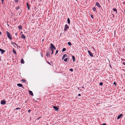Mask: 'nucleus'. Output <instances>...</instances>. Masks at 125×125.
Instances as JSON below:
<instances>
[{
    "mask_svg": "<svg viewBox=\"0 0 125 125\" xmlns=\"http://www.w3.org/2000/svg\"><path fill=\"white\" fill-rule=\"evenodd\" d=\"M55 46L52 43H51L50 45V49H53V48Z\"/></svg>",
    "mask_w": 125,
    "mask_h": 125,
    "instance_id": "39448f33",
    "label": "nucleus"
},
{
    "mask_svg": "<svg viewBox=\"0 0 125 125\" xmlns=\"http://www.w3.org/2000/svg\"><path fill=\"white\" fill-rule=\"evenodd\" d=\"M110 67H111V65H110Z\"/></svg>",
    "mask_w": 125,
    "mask_h": 125,
    "instance_id": "603ef678",
    "label": "nucleus"
},
{
    "mask_svg": "<svg viewBox=\"0 0 125 125\" xmlns=\"http://www.w3.org/2000/svg\"><path fill=\"white\" fill-rule=\"evenodd\" d=\"M103 85V83L102 82H101L99 83V85L101 86H102Z\"/></svg>",
    "mask_w": 125,
    "mask_h": 125,
    "instance_id": "c85d7f7f",
    "label": "nucleus"
},
{
    "mask_svg": "<svg viewBox=\"0 0 125 125\" xmlns=\"http://www.w3.org/2000/svg\"><path fill=\"white\" fill-rule=\"evenodd\" d=\"M27 7L28 8V10H29L30 9V7L29 6V4L28 2H27Z\"/></svg>",
    "mask_w": 125,
    "mask_h": 125,
    "instance_id": "4be33fe9",
    "label": "nucleus"
},
{
    "mask_svg": "<svg viewBox=\"0 0 125 125\" xmlns=\"http://www.w3.org/2000/svg\"><path fill=\"white\" fill-rule=\"evenodd\" d=\"M2 34L1 32V31H0V35H1Z\"/></svg>",
    "mask_w": 125,
    "mask_h": 125,
    "instance_id": "a18cd8bd",
    "label": "nucleus"
},
{
    "mask_svg": "<svg viewBox=\"0 0 125 125\" xmlns=\"http://www.w3.org/2000/svg\"><path fill=\"white\" fill-rule=\"evenodd\" d=\"M1 49H0V51H1Z\"/></svg>",
    "mask_w": 125,
    "mask_h": 125,
    "instance_id": "09e8293b",
    "label": "nucleus"
},
{
    "mask_svg": "<svg viewBox=\"0 0 125 125\" xmlns=\"http://www.w3.org/2000/svg\"><path fill=\"white\" fill-rule=\"evenodd\" d=\"M6 101L4 100H2L1 101V104H2L4 105L6 104Z\"/></svg>",
    "mask_w": 125,
    "mask_h": 125,
    "instance_id": "20e7f679",
    "label": "nucleus"
},
{
    "mask_svg": "<svg viewBox=\"0 0 125 125\" xmlns=\"http://www.w3.org/2000/svg\"><path fill=\"white\" fill-rule=\"evenodd\" d=\"M69 28V26L67 24H66L64 28V31H66Z\"/></svg>",
    "mask_w": 125,
    "mask_h": 125,
    "instance_id": "f03ea898",
    "label": "nucleus"
},
{
    "mask_svg": "<svg viewBox=\"0 0 125 125\" xmlns=\"http://www.w3.org/2000/svg\"><path fill=\"white\" fill-rule=\"evenodd\" d=\"M124 47L125 48V46H124Z\"/></svg>",
    "mask_w": 125,
    "mask_h": 125,
    "instance_id": "4d7b16f0",
    "label": "nucleus"
},
{
    "mask_svg": "<svg viewBox=\"0 0 125 125\" xmlns=\"http://www.w3.org/2000/svg\"><path fill=\"white\" fill-rule=\"evenodd\" d=\"M88 53L89 54V55L90 56L92 57L93 56V55L92 53L90 51L88 50Z\"/></svg>",
    "mask_w": 125,
    "mask_h": 125,
    "instance_id": "423d86ee",
    "label": "nucleus"
},
{
    "mask_svg": "<svg viewBox=\"0 0 125 125\" xmlns=\"http://www.w3.org/2000/svg\"><path fill=\"white\" fill-rule=\"evenodd\" d=\"M67 22L68 23L70 24V19L69 18H68L67 19Z\"/></svg>",
    "mask_w": 125,
    "mask_h": 125,
    "instance_id": "6ab92c4d",
    "label": "nucleus"
},
{
    "mask_svg": "<svg viewBox=\"0 0 125 125\" xmlns=\"http://www.w3.org/2000/svg\"><path fill=\"white\" fill-rule=\"evenodd\" d=\"M0 51L1 52V53L2 54L3 53L5 52V51L2 49H1Z\"/></svg>",
    "mask_w": 125,
    "mask_h": 125,
    "instance_id": "dca6fc26",
    "label": "nucleus"
},
{
    "mask_svg": "<svg viewBox=\"0 0 125 125\" xmlns=\"http://www.w3.org/2000/svg\"><path fill=\"white\" fill-rule=\"evenodd\" d=\"M6 32L8 37L10 40H11L12 38L10 32L8 31H6Z\"/></svg>",
    "mask_w": 125,
    "mask_h": 125,
    "instance_id": "f257e3e1",
    "label": "nucleus"
},
{
    "mask_svg": "<svg viewBox=\"0 0 125 125\" xmlns=\"http://www.w3.org/2000/svg\"><path fill=\"white\" fill-rule=\"evenodd\" d=\"M68 44L69 45V46H71L72 45V43H71L70 42H68Z\"/></svg>",
    "mask_w": 125,
    "mask_h": 125,
    "instance_id": "b1692460",
    "label": "nucleus"
},
{
    "mask_svg": "<svg viewBox=\"0 0 125 125\" xmlns=\"http://www.w3.org/2000/svg\"><path fill=\"white\" fill-rule=\"evenodd\" d=\"M51 52L50 51H49V50L48 51H47V53H46V56L47 57H49L50 56V54L51 53Z\"/></svg>",
    "mask_w": 125,
    "mask_h": 125,
    "instance_id": "7ed1b4c3",
    "label": "nucleus"
},
{
    "mask_svg": "<svg viewBox=\"0 0 125 125\" xmlns=\"http://www.w3.org/2000/svg\"><path fill=\"white\" fill-rule=\"evenodd\" d=\"M80 90H81V89H80Z\"/></svg>",
    "mask_w": 125,
    "mask_h": 125,
    "instance_id": "6e6d98bb",
    "label": "nucleus"
},
{
    "mask_svg": "<svg viewBox=\"0 0 125 125\" xmlns=\"http://www.w3.org/2000/svg\"><path fill=\"white\" fill-rule=\"evenodd\" d=\"M21 109V108H16L15 109L16 110H17L18 109L20 110Z\"/></svg>",
    "mask_w": 125,
    "mask_h": 125,
    "instance_id": "2f4dec72",
    "label": "nucleus"
},
{
    "mask_svg": "<svg viewBox=\"0 0 125 125\" xmlns=\"http://www.w3.org/2000/svg\"><path fill=\"white\" fill-rule=\"evenodd\" d=\"M21 38L23 39H25L26 37L23 34H22L21 35Z\"/></svg>",
    "mask_w": 125,
    "mask_h": 125,
    "instance_id": "1a4fd4ad",
    "label": "nucleus"
},
{
    "mask_svg": "<svg viewBox=\"0 0 125 125\" xmlns=\"http://www.w3.org/2000/svg\"><path fill=\"white\" fill-rule=\"evenodd\" d=\"M68 57H67L64 60V61L65 62H66L68 60Z\"/></svg>",
    "mask_w": 125,
    "mask_h": 125,
    "instance_id": "393cba45",
    "label": "nucleus"
},
{
    "mask_svg": "<svg viewBox=\"0 0 125 125\" xmlns=\"http://www.w3.org/2000/svg\"><path fill=\"white\" fill-rule=\"evenodd\" d=\"M58 52V50H57L55 54V55H56V54H57Z\"/></svg>",
    "mask_w": 125,
    "mask_h": 125,
    "instance_id": "bb28decb",
    "label": "nucleus"
},
{
    "mask_svg": "<svg viewBox=\"0 0 125 125\" xmlns=\"http://www.w3.org/2000/svg\"><path fill=\"white\" fill-rule=\"evenodd\" d=\"M47 62V63L49 64L50 65H51V64L49 62Z\"/></svg>",
    "mask_w": 125,
    "mask_h": 125,
    "instance_id": "58836bf2",
    "label": "nucleus"
},
{
    "mask_svg": "<svg viewBox=\"0 0 125 125\" xmlns=\"http://www.w3.org/2000/svg\"><path fill=\"white\" fill-rule=\"evenodd\" d=\"M112 15L113 16V17H114V15L113 14H112Z\"/></svg>",
    "mask_w": 125,
    "mask_h": 125,
    "instance_id": "c03bdc74",
    "label": "nucleus"
},
{
    "mask_svg": "<svg viewBox=\"0 0 125 125\" xmlns=\"http://www.w3.org/2000/svg\"><path fill=\"white\" fill-rule=\"evenodd\" d=\"M76 0L77 1V0Z\"/></svg>",
    "mask_w": 125,
    "mask_h": 125,
    "instance_id": "13d9d810",
    "label": "nucleus"
},
{
    "mask_svg": "<svg viewBox=\"0 0 125 125\" xmlns=\"http://www.w3.org/2000/svg\"><path fill=\"white\" fill-rule=\"evenodd\" d=\"M27 101H25V103H26L27 102Z\"/></svg>",
    "mask_w": 125,
    "mask_h": 125,
    "instance_id": "37998d69",
    "label": "nucleus"
},
{
    "mask_svg": "<svg viewBox=\"0 0 125 125\" xmlns=\"http://www.w3.org/2000/svg\"><path fill=\"white\" fill-rule=\"evenodd\" d=\"M72 59L73 60V62H74V61H75V57L73 55L72 56Z\"/></svg>",
    "mask_w": 125,
    "mask_h": 125,
    "instance_id": "a211bd4d",
    "label": "nucleus"
},
{
    "mask_svg": "<svg viewBox=\"0 0 125 125\" xmlns=\"http://www.w3.org/2000/svg\"><path fill=\"white\" fill-rule=\"evenodd\" d=\"M21 81L22 82H23V83H25L26 82V81L25 79H22L21 80Z\"/></svg>",
    "mask_w": 125,
    "mask_h": 125,
    "instance_id": "412c9836",
    "label": "nucleus"
},
{
    "mask_svg": "<svg viewBox=\"0 0 125 125\" xmlns=\"http://www.w3.org/2000/svg\"><path fill=\"white\" fill-rule=\"evenodd\" d=\"M31 111V110L30 109L28 111V113H30V112Z\"/></svg>",
    "mask_w": 125,
    "mask_h": 125,
    "instance_id": "e433bc0d",
    "label": "nucleus"
},
{
    "mask_svg": "<svg viewBox=\"0 0 125 125\" xmlns=\"http://www.w3.org/2000/svg\"><path fill=\"white\" fill-rule=\"evenodd\" d=\"M13 52L15 54H16L17 53L16 51L14 50V49L13 50Z\"/></svg>",
    "mask_w": 125,
    "mask_h": 125,
    "instance_id": "aec40b11",
    "label": "nucleus"
},
{
    "mask_svg": "<svg viewBox=\"0 0 125 125\" xmlns=\"http://www.w3.org/2000/svg\"><path fill=\"white\" fill-rule=\"evenodd\" d=\"M69 71H71L73 72V70L72 68H71L69 69Z\"/></svg>",
    "mask_w": 125,
    "mask_h": 125,
    "instance_id": "c756f323",
    "label": "nucleus"
},
{
    "mask_svg": "<svg viewBox=\"0 0 125 125\" xmlns=\"http://www.w3.org/2000/svg\"><path fill=\"white\" fill-rule=\"evenodd\" d=\"M13 43V42H11V44H12Z\"/></svg>",
    "mask_w": 125,
    "mask_h": 125,
    "instance_id": "864d4df0",
    "label": "nucleus"
},
{
    "mask_svg": "<svg viewBox=\"0 0 125 125\" xmlns=\"http://www.w3.org/2000/svg\"><path fill=\"white\" fill-rule=\"evenodd\" d=\"M91 18L93 19L94 18V17H93V16L92 15H91Z\"/></svg>",
    "mask_w": 125,
    "mask_h": 125,
    "instance_id": "473e14b6",
    "label": "nucleus"
},
{
    "mask_svg": "<svg viewBox=\"0 0 125 125\" xmlns=\"http://www.w3.org/2000/svg\"><path fill=\"white\" fill-rule=\"evenodd\" d=\"M67 57H68V56H67V55L66 54H64L63 55L62 57V59L63 60L64 58H66Z\"/></svg>",
    "mask_w": 125,
    "mask_h": 125,
    "instance_id": "6e6552de",
    "label": "nucleus"
},
{
    "mask_svg": "<svg viewBox=\"0 0 125 125\" xmlns=\"http://www.w3.org/2000/svg\"><path fill=\"white\" fill-rule=\"evenodd\" d=\"M123 3L124 4H125V3H124V2H123Z\"/></svg>",
    "mask_w": 125,
    "mask_h": 125,
    "instance_id": "5fc2aeb1",
    "label": "nucleus"
},
{
    "mask_svg": "<svg viewBox=\"0 0 125 125\" xmlns=\"http://www.w3.org/2000/svg\"><path fill=\"white\" fill-rule=\"evenodd\" d=\"M49 51H50L51 52V51H52V54L53 53L54 51L53 49H49Z\"/></svg>",
    "mask_w": 125,
    "mask_h": 125,
    "instance_id": "f3484780",
    "label": "nucleus"
},
{
    "mask_svg": "<svg viewBox=\"0 0 125 125\" xmlns=\"http://www.w3.org/2000/svg\"><path fill=\"white\" fill-rule=\"evenodd\" d=\"M1 0L2 1V3L3 4V2L4 0Z\"/></svg>",
    "mask_w": 125,
    "mask_h": 125,
    "instance_id": "79ce46f5",
    "label": "nucleus"
},
{
    "mask_svg": "<svg viewBox=\"0 0 125 125\" xmlns=\"http://www.w3.org/2000/svg\"><path fill=\"white\" fill-rule=\"evenodd\" d=\"M15 35H17V33H15Z\"/></svg>",
    "mask_w": 125,
    "mask_h": 125,
    "instance_id": "3c124183",
    "label": "nucleus"
},
{
    "mask_svg": "<svg viewBox=\"0 0 125 125\" xmlns=\"http://www.w3.org/2000/svg\"><path fill=\"white\" fill-rule=\"evenodd\" d=\"M15 1L17 3L18 2V0H15Z\"/></svg>",
    "mask_w": 125,
    "mask_h": 125,
    "instance_id": "72a5a7b5",
    "label": "nucleus"
},
{
    "mask_svg": "<svg viewBox=\"0 0 125 125\" xmlns=\"http://www.w3.org/2000/svg\"><path fill=\"white\" fill-rule=\"evenodd\" d=\"M96 5L98 7H100V5L98 2H96Z\"/></svg>",
    "mask_w": 125,
    "mask_h": 125,
    "instance_id": "4468645a",
    "label": "nucleus"
},
{
    "mask_svg": "<svg viewBox=\"0 0 125 125\" xmlns=\"http://www.w3.org/2000/svg\"><path fill=\"white\" fill-rule=\"evenodd\" d=\"M123 115L122 114H120V115H118L117 117V119H120L121 117V116H123Z\"/></svg>",
    "mask_w": 125,
    "mask_h": 125,
    "instance_id": "9b49d317",
    "label": "nucleus"
},
{
    "mask_svg": "<svg viewBox=\"0 0 125 125\" xmlns=\"http://www.w3.org/2000/svg\"><path fill=\"white\" fill-rule=\"evenodd\" d=\"M100 125H106L105 123H104L102 124H101Z\"/></svg>",
    "mask_w": 125,
    "mask_h": 125,
    "instance_id": "c9c22d12",
    "label": "nucleus"
},
{
    "mask_svg": "<svg viewBox=\"0 0 125 125\" xmlns=\"http://www.w3.org/2000/svg\"><path fill=\"white\" fill-rule=\"evenodd\" d=\"M17 85L20 87H22V88H24V87L22 86V84L20 83H18L17 84Z\"/></svg>",
    "mask_w": 125,
    "mask_h": 125,
    "instance_id": "f8f14e48",
    "label": "nucleus"
},
{
    "mask_svg": "<svg viewBox=\"0 0 125 125\" xmlns=\"http://www.w3.org/2000/svg\"><path fill=\"white\" fill-rule=\"evenodd\" d=\"M123 64L124 65H125V62H124L123 63Z\"/></svg>",
    "mask_w": 125,
    "mask_h": 125,
    "instance_id": "a19ab883",
    "label": "nucleus"
},
{
    "mask_svg": "<svg viewBox=\"0 0 125 125\" xmlns=\"http://www.w3.org/2000/svg\"><path fill=\"white\" fill-rule=\"evenodd\" d=\"M21 63H22L23 64L25 62L23 59H21Z\"/></svg>",
    "mask_w": 125,
    "mask_h": 125,
    "instance_id": "2eb2a0df",
    "label": "nucleus"
},
{
    "mask_svg": "<svg viewBox=\"0 0 125 125\" xmlns=\"http://www.w3.org/2000/svg\"><path fill=\"white\" fill-rule=\"evenodd\" d=\"M20 9V7L19 6H18L16 8V9L17 10H18Z\"/></svg>",
    "mask_w": 125,
    "mask_h": 125,
    "instance_id": "f704fd0d",
    "label": "nucleus"
},
{
    "mask_svg": "<svg viewBox=\"0 0 125 125\" xmlns=\"http://www.w3.org/2000/svg\"><path fill=\"white\" fill-rule=\"evenodd\" d=\"M29 94L31 95V96H33V94L32 91L30 90H29Z\"/></svg>",
    "mask_w": 125,
    "mask_h": 125,
    "instance_id": "9d476101",
    "label": "nucleus"
},
{
    "mask_svg": "<svg viewBox=\"0 0 125 125\" xmlns=\"http://www.w3.org/2000/svg\"><path fill=\"white\" fill-rule=\"evenodd\" d=\"M113 10L114 11H115L116 13H117V9H114V8L113 9Z\"/></svg>",
    "mask_w": 125,
    "mask_h": 125,
    "instance_id": "5701e85b",
    "label": "nucleus"
},
{
    "mask_svg": "<svg viewBox=\"0 0 125 125\" xmlns=\"http://www.w3.org/2000/svg\"><path fill=\"white\" fill-rule=\"evenodd\" d=\"M53 49H54L55 50H56V48L55 47L53 48Z\"/></svg>",
    "mask_w": 125,
    "mask_h": 125,
    "instance_id": "4c0bfd02",
    "label": "nucleus"
},
{
    "mask_svg": "<svg viewBox=\"0 0 125 125\" xmlns=\"http://www.w3.org/2000/svg\"><path fill=\"white\" fill-rule=\"evenodd\" d=\"M114 34H115V31H114Z\"/></svg>",
    "mask_w": 125,
    "mask_h": 125,
    "instance_id": "de8ad7c7",
    "label": "nucleus"
},
{
    "mask_svg": "<svg viewBox=\"0 0 125 125\" xmlns=\"http://www.w3.org/2000/svg\"><path fill=\"white\" fill-rule=\"evenodd\" d=\"M14 44L15 45H17V44L16 43H14Z\"/></svg>",
    "mask_w": 125,
    "mask_h": 125,
    "instance_id": "49530a36",
    "label": "nucleus"
},
{
    "mask_svg": "<svg viewBox=\"0 0 125 125\" xmlns=\"http://www.w3.org/2000/svg\"><path fill=\"white\" fill-rule=\"evenodd\" d=\"M93 10L95 11L96 10V8L95 7H94L93 8Z\"/></svg>",
    "mask_w": 125,
    "mask_h": 125,
    "instance_id": "7c9ffc66",
    "label": "nucleus"
},
{
    "mask_svg": "<svg viewBox=\"0 0 125 125\" xmlns=\"http://www.w3.org/2000/svg\"><path fill=\"white\" fill-rule=\"evenodd\" d=\"M78 95L79 96H81V94H79Z\"/></svg>",
    "mask_w": 125,
    "mask_h": 125,
    "instance_id": "ea45409f",
    "label": "nucleus"
},
{
    "mask_svg": "<svg viewBox=\"0 0 125 125\" xmlns=\"http://www.w3.org/2000/svg\"><path fill=\"white\" fill-rule=\"evenodd\" d=\"M53 108L56 111L58 110H59L58 107L56 106H53Z\"/></svg>",
    "mask_w": 125,
    "mask_h": 125,
    "instance_id": "0eeeda50",
    "label": "nucleus"
},
{
    "mask_svg": "<svg viewBox=\"0 0 125 125\" xmlns=\"http://www.w3.org/2000/svg\"><path fill=\"white\" fill-rule=\"evenodd\" d=\"M84 87H82V88H84Z\"/></svg>",
    "mask_w": 125,
    "mask_h": 125,
    "instance_id": "8fccbe9b",
    "label": "nucleus"
},
{
    "mask_svg": "<svg viewBox=\"0 0 125 125\" xmlns=\"http://www.w3.org/2000/svg\"><path fill=\"white\" fill-rule=\"evenodd\" d=\"M116 84H117V83L115 82L113 83V84L115 85L116 86Z\"/></svg>",
    "mask_w": 125,
    "mask_h": 125,
    "instance_id": "cd10ccee",
    "label": "nucleus"
},
{
    "mask_svg": "<svg viewBox=\"0 0 125 125\" xmlns=\"http://www.w3.org/2000/svg\"><path fill=\"white\" fill-rule=\"evenodd\" d=\"M18 29L20 31H21L22 30V27L21 26H18Z\"/></svg>",
    "mask_w": 125,
    "mask_h": 125,
    "instance_id": "ddd939ff",
    "label": "nucleus"
},
{
    "mask_svg": "<svg viewBox=\"0 0 125 125\" xmlns=\"http://www.w3.org/2000/svg\"><path fill=\"white\" fill-rule=\"evenodd\" d=\"M66 50V49L65 48H63L62 49V52H64V51H65Z\"/></svg>",
    "mask_w": 125,
    "mask_h": 125,
    "instance_id": "a878e982",
    "label": "nucleus"
}]
</instances>
